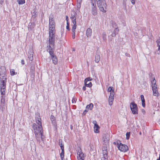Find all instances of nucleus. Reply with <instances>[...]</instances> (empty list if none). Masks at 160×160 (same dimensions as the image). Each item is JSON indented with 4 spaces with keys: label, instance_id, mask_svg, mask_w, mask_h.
Returning a JSON list of instances; mask_svg holds the SVG:
<instances>
[{
    "label": "nucleus",
    "instance_id": "nucleus-21",
    "mask_svg": "<svg viewBox=\"0 0 160 160\" xmlns=\"http://www.w3.org/2000/svg\"><path fill=\"white\" fill-rule=\"evenodd\" d=\"M5 94L4 95H2V96L1 97V101L2 103L3 104H4L5 102Z\"/></svg>",
    "mask_w": 160,
    "mask_h": 160
},
{
    "label": "nucleus",
    "instance_id": "nucleus-8",
    "mask_svg": "<svg viewBox=\"0 0 160 160\" xmlns=\"http://www.w3.org/2000/svg\"><path fill=\"white\" fill-rule=\"evenodd\" d=\"M107 149L108 148H105L104 146H103L102 148V153L103 156L102 160H108V156Z\"/></svg>",
    "mask_w": 160,
    "mask_h": 160
},
{
    "label": "nucleus",
    "instance_id": "nucleus-22",
    "mask_svg": "<svg viewBox=\"0 0 160 160\" xmlns=\"http://www.w3.org/2000/svg\"><path fill=\"white\" fill-rule=\"evenodd\" d=\"M93 104L91 103L90 104L87 105L86 107V108L87 109H89L90 110H91L93 108Z\"/></svg>",
    "mask_w": 160,
    "mask_h": 160
},
{
    "label": "nucleus",
    "instance_id": "nucleus-17",
    "mask_svg": "<svg viewBox=\"0 0 160 160\" xmlns=\"http://www.w3.org/2000/svg\"><path fill=\"white\" fill-rule=\"evenodd\" d=\"M92 12L93 15L96 16L97 14V10L96 7L91 8Z\"/></svg>",
    "mask_w": 160,
    "mask_h": 160
},
{
    "label": "nucleus",
    "instance_id": "nucleus-44",
    "mask_svg": "<svg viewBox=\"0 0 160 160\" xmlns=\"http://www.w3.org/2000/svg\"><path fill=\"white\" fill-rule=\"evenodd\" d=\"M82 2V0H77V2L78 3L81 4Z\"/></svg>",
    "mask_w": 160,
    "mask_h": 160
},
{
    "label": "nucleus",
    "instance_id": "nucleus-45",
    "mask_svg": "<svg viewBox=\"0 0 160 160\" xmlns=\"http://www.w3.org/2000/svg\"><path fill=\"white\" fill-rule=\"evenodd\" d=\"M81 4L77 3V7L79 8H80L81 7Z\"/></svg>",
    "mask_w": 160,
    "mask_h": 160
},
{
    "label": "nucleus",
    "instance_id": "nucleus-64",
    "mask_svg": "<svg viewBox=\"0 0 160 160\" xmlns=\"http://www.w3.org/2000/svg\"><path fill=\"white\" fill-rule=\"evenodd\" d=\"M139 134H140V135H141V134H142L141 132H140L139 133Z\"/></svg>",
    "mask_w": 160,
    "mask_h": 160
},
{
    "label": "nucleus",
    "instance_id": "nucleus-16",
    "mask_svg": "<svg viewBox=\"0 0 160 160\" xmlns=\"http://www.w3.org/2000/svg\"><path fill=\"white\" fill-rule=\"evenodd\" d=\"M153 94L154 96L158 97L159 96V94L158 92V89H153Z\"/></svg>",
    "mask_w": 160,
    "mask_h": 160
},
{
    "label": "nucleus",
    "instance_id": "nucleus-28",
    "mask_svg": "<svg viewBox=\"0 0 160 160\" xmlns=\"http://www.w3.org/2000/svg\"><path fill=\"white\" fill-rule=\"evenodd\" d=\"M76 13L75 12H74L73 15L72 14L71 15V16L70 17L71 19H72L76 18L75 16L76 15Z\"/></svg>",
    "mask_w": 160,
    "mask_h": 160
},
{
    "label": "nucleus",
    "instance_id": "nucleus-20",
    "mask_svg": "<svg viewBox=\"0 0 160 160\" xmlns=\"http://www.w3.org/2000/svg\"><path fill=\"white\" fill-rule=\"evenodd\" d=\"M84 84L85 86L89 88L91 87L92 85V83L91 82H89L88 81H84Z\"/></svg>",
    "mask_w": 160,
    "mask_h": 160
},
{
    "label": "nucleus",
    "instance_id": "nucleus-19",
    "mask_svg": "<svg viewBox=\"0 0 160 160\" xmlns=\"http://www.w3.org/2000/svg\"><path fill=\"white\" fill-rule=\"evenodd\" d=\"M100 128V127L97 124H95V126H94V131L95 132L98 133L99 132V129Z\"/></svg>",
    "mask_w": 160,
    "mask_h": 160
},
{
    "label": "nucleus",
    "instance_id": "nucleus-60",
    "mask_svg": "<svg viewBox=\"0 0 160 160\" xmlns=\"http://www.w3.org/2000/svg\"><path fill=\"white\" fill-rule=\"evenodd\" d=\"M127 0H123V2H126L127 1Z\"/></svg>",
    "mask_w": 160,
    "mask_h": 160
},
{
    "label": "nucleus",
    "instance_id": "nucleus-41",
    "mask_svg": "<svg viewBox=\"0 0 160 160\" xmlns=\"http://www.w3.org/2000/svg\"><path fill=\"white\" fill-rule=\"evenodd\" d=\"M142 106L143 107H144L145 106V101H142Z\"/></svg>",
    "mask_w": 160,
    "mask_h": 160
},
{
    "label": "nucleus",
    "instance_id": "nucleus-57",
    "mask_svg": "<svg viewBox=\"0 0 160 160\" xmlns=\"http://www.w3.org/2000/svg\"><path fill=\"white\" fill-rule=\"evenodd\" d=\"M31 69L32 70H35V68L34 67H31Z\"/></svg>",
    "mask_w": 160,
    "mask_h": 160
},
{
    "label": "nucleus",
    "instance_id": "nucleus-39",
    "mask_svg": "<svg viewBox=\"0 0 160 160\" xmlns=\"http://www.w3.org/2000/svg\"><path fill=\"white\" fill-rule=\"evenodd\" d=\"M77 99L73 98L72 99V103H75Z\"/></svg>",
    "mask_w": 160,
    "mask_h": 160
},
{
    "label": "nucleus",
    "instance_id": "nucleus-14",
    "mask_svg": "<svg viewBox=\"0 0 160 160\" xmlns=\"http://www.w3.org/2000/svg\"><path fill=\"white\" fill-rule=\"evenodd\" d=\"M92 35V30L90 28H88L86 31V35L88 38L90 37Z\"/></svg>",
    "mask_w": 160,
    "mask_h": 160
},
{
    "label": "nucleus",
    "instance_id": "nucleus-56",
    "mask_svg": "<svg viewBox=\"0 0 160 160\" xmlns=\"http://www.w3.org/2000/svg\"><path fill=\"white\" fill-rule=\"evenodd\" d=\"M66 20L67 21V22L68 21V17L67 16H66Z\"/></svg>",
    "mask_w": 160,
    "mask_h": 160
},
{
    "label": "nucleus",
    "instance_id": "nucleus-25",
    "mask_svg": "<svg viewBox=\"0 0 160 160\" xmlns=\"http://www.w3.org/2000/svg\"><path fill=\"white\" fill-rule=\"evenodd\" d=\"M91 8L96 7V4L95 1H91Z\"/></svg>",
    "mask_w": 160,
    "mask_h": 160
},
{
    "label": "nucleus",
    "instance_id": "nucleus-50",
    "mask_svg": "<svg viewBox=\"0 0 160 160\" xmlns=\"http://www.w3.org/2000/svg\"><path fill=\"white\" fill-rule=\"evenodd\" d=\"M4 0H0V4H2Z\"/></svg>",
    "mask_w": 160,
    "mask_h": 160
},
{
    "label": "nucleus",
    "instance_id": "nucleus-59",
    "mask_svg": "<svg viewBox=\"0 0 160 160\" xmlns=\"http://www.w3.org/2000/svg\"><path fill=\"white\" fill-rule=\"evenodd\" d=\"M158 43H160V39H158Z\"/></svg>",
    "mask_w": 160,
    "mask_h": 160
},
{
    "label": "nucleus",
    "instance_id": "nucleus-27",
    "mask_svg": "<svg viewBox=\"0 0 160 160\" xmlns=\"http://www.w3.org/2000/svg\"><path fill=\"white\" fill-rule=\"evenodd\" d=\"M28 58L30 60L32 61L33 60V56L32 54H30V55L28 56Z\"/></svg>",
    "mask_w": 160,
    "mask_h": 160
},
{
    "label": "nucleus",
    "instance_id": "nucleus-6",
    "mask_svg": "<svg viewBox=\"0 0 160 160\" xmlns=\"http://www.w3.org/2000/svg\"><path fill=\"white\" fill-rule=\"evenodd\" d=\"M130 107L132 113L134 114L138 113V108L137 105L134 102H131L130 104Z\"/></svg>",
    "mask_w": 160,
    "mask_h": 160
},
{
    "label": "nucleus",
    "instance_id": "nucleus-11",
    "mask_svg": "<svg viewBox=\"0 0 160 160\" xmlns=\"http://www.w3.org/2000/svg\"><path fill=\"white\" fill-rule=\"evenodd\" d=\"M62 150V152L60 153V157L61 160H63L64 157V144L62 143H61L59 144Z\"/></svg>",
    "mask_w": 160,
    "mask_h": 160
},
{
    "label": "nucleus",
    "instance_id": "nucleus-12",
    "mask_svg": "<svg viewBox=\"0 0 160 160\" xmlns=\"http://www.w3.org/2000/svg\"><path fill=\"white\" fill-rule=\"evenodd\" d=\"M78 151L77 152V155H78V158H84V153L82 152L80 148H78Z\"/></svg>",
    "mask_w": 160,
    "mask_h": 160
},
{
    "label": "nucleus",
    "instance_id": "nucleus-40",
    "mask_svg": "<svg viewBox=\"0 0 160 160\" xmlns=\"http://www.w3.org/2000/svg\"><path fill=\"white\" fill-rule=\"evenodd\" d=\"M141 98L142 101H145L144 98V96L143 95H141Z\"/></svg>",
    "mask_w": 160,
    "mask_h": 160
},
{
    "label": "nucleus",
    "instance_id": "nucleus-26",
    "mask_svg": "<svg viewBox=\"0 0 160 160\" xmlns=\"http://www.w3.org/2000/svg\"><path fill=\"white\" fill-rule=\"evenodd\" d=\"M102 38L103 40L105 41L106 40V35L105 32L103 33L102 34Z\"/></svg>",
    "mask_w": 160,
    "mask_h": 160
},
{
    "label": "nucleus",
    "instance_id": "nucleus-38",
    "mask_svg": "<svg viewBox=\"0 0 160 160\" xmlns=\"http://www.w3.org/2000/svg\"><path fill=\"white\" fill-rule=\"evenodd\" d=\"M72 22L73 24H76V19L75 18L74 19H72Z\"/></svg>",
    "mask_w": 160,
    "mask_h": 160
},
{
    "label": "nucleus",
    "instance_id": "nucleus-32",
    "mask_svg": "<svg viewBox=\"0 0 160 160\" xmlns=\"http://www.w3.org/2000/svg\"><path fill=\"white\" fill-rule=\"evenodd\" d=\"M130 132H127L126 134V139H129V138L130 136Z\"/></svg>",
    "mask_w": 160,
    "mask_h": 160
},
{
    "label": "nucleus",
    "instance_id": "nucleus-61",
    "mask_svg": "<svg viewBox=\"0 0 160 160\" xmlns=\"http://www.w3.org/2000/svg\"><path fill=\"white\" fill-rule=\"evenodd\" d=\"M157 160H160V153L159 154V156L158 159Z\"/></svg>",
    "mask_w": 160,
    "mask_h": 160
},
{
    "label": "nucleus",
    "instance_id": "nucleus-62",
    "mask_svg": "<svg viewBox=\"0 0 160 160\" xmlns=\"http://www.w3.org/2000/svg\"><path fill=\"white\" fill-rule=\"evenodd\" d=\"M113 144L115 145L117 144V142H114Z\"/></svg>",
    "mask_w": 160,
    "mask_h": 160
},
{
    "label": "nucleus",
    "instance_id": "nucleus-9",
    "mask_svg": "<svg viewBox=\"0 0 160 160\" xmlns=\"http://www.w3.org/2000/svg\"><path fill=\"white\" fill-rule=\"evenodd\" d=\"M6 70L4 67L2 66L0 68V78H7L6 75Z\"/></svg>",
    "mask_w": 160,
    "mask_h": 160
},
{
    "label": "nucleus",
    "instance_id": "nucleus-34",
    "mask_svg": "<svg viewBox=\"0 0 160 160\" xmlns=\"http://www.w3.org/2000/svg\"><path fill=\"white\" fill-rule=\"evenodd\" d=\"M152 90L154 89H158L156 84H154V85H152Z\"/></svg>",
    "mask_w": 160,
    "mask_h": 160
},
{
    "label": "nucleus",
    "instance_id": "nucleus-7",
    "mask_svg": "<svg viewBox=\"0 0 160 160\" xmlns=\"http://www.w3.org/2000/svg\"><path fill=\"white\" fill-rule=\"evenodd\" d=\"M117 145L118 149L121 151L125 152L128 150V146L125 144H122L119 141H117Z\"/></svg>",
    "mask_w": 160,
    "mask_h": 160
},
{
    "label": "nucleus",
    "instance_id": "nucleus-29",
    "mask_svg": "<svg viewBox=\"0 0 160 160\" xmlns=\"http://www.w3.org/2000/svg\"><path fill=\"white\" fill-rule=\"evenodd\" d=\"M77 27V25L76 24H73L72 28V31H75V29Z\"/></svg>",
    "mask_w": 160,
    "mask_h": 160
},
{
    "label": "nucleus",
    "instance_id": "nucleus-1",
    "mask_svg": "<svg viewBox=\"0 0 160 160\" xmlns=\"http://www.w3.org/2000/svg\"><path fill=\"white\" fill-rule=\"evenodd\" d=\"M55 24L53 18H49V45L47 46V49H49V46L52 49H54L55 33Z\"/></svg>",
    "mask_w": 160,
    "mask_h": 160
},
{
    "label": "nucleus",
    "instance_id": "nucleus-52",
    "mask_svg": "<svg viewBox=\"0 0 160 160\" xmlns=\"http://www.w3.org/2000/svg\"><path fill=\"white\" fill-rule=\"evenodd\" d=\"M66 28H67V29L68 30H70V29H69V25H68L67 26H66Z\"/></svg>",
    "mask_w": 160,
    "mask_h": 160
},
{
    "label": "nucleus",
    "instance_id": "nucleus-53",
    "mask_svg": "<svg viewBox=\"0 0 160 160\" xmlns=\"http://www.w3.org/2000/svg\"><path fill=\"white\" fill-rule=\"evenodd\" d=\"M78 160H84V158H78Z\"/></svg>",
    "mask_w": 160,
    "mask_h": 160
},
{
    "label": "nucleus",
    "instance_id": "nucleus-48",
    "mask_svg": "<svg viewBox=\"0 0 160 160\" xmlns=\"http://www.w3.org/2000/svg\"><path fill=\"white\" fill-rule=\"evenodd\" d=\"M21 62L22 65H24V61L23 60H22L21 61Z\"/></svg>",
    "mask_w": 160,
    "mask_h": 160
},
{
    "label": "nucleus",
    "instance_id": "nucleus-37",
    "mask_svg": "<svg viewBox=\"0 0 160 160\" xmlns=\"http://www.w3.org/2000/svg\"><path fill=\"white\" fill-rule=\"evenodd\" d=\"M75 31H72V38L73 39L75 38Z\"/></svg>",
    "mask_w": 160,
    "mask_h": 160
},
{
    "label": "nucleus",
    "instance_id": "nucleus-43",
    "mask_svg": "<svg viewBox=\"0 0 160 160\" xmlns=\"http://www.w3.org/2000/svg\"><path fill=\"white\" fill-rule=\"evenodd\" d=\"M135 0H131V3L133 5H134L135 4Z\"/></svg>",
    "mask_w": 160,
    "mask_h": 160
},
{
    "label": "nucleus",
    "instance_id": "nucleus-3",
    "mask_svg": "<svg viewBox=\"0 0 160 160\" xmlns=\"http://www.w3.org/2000/svg\"><path fill=\"white\" fill-rule=\"evenodd\" d=\"M97 4L100 10L103 12H106L107 5L105 0H96Z\"/></svg>",
    "mask_w": 160,
    "mask_h": 160
},
{
    "label": "nucleus",
    "instance_id": "nucleus-10",
    "mask_svg": "<svg viewBox=\"0 0 160 160\" xmlns=\"http://www.w3.org/2000/svg\"><path fill=\"white\" fill-rule=\"evenodd\" d=\"M114 92L113 90V92L110 93V95L108 98V102L109 105L110 106L112 105L113 101L114 99Z\"/></svg>",
    "mask_w": 160,
    "mask_h": 160
},
{
    "label": "nucleus",
    "instance_id": "nucleus-55",
    "mask_svg": "<svg viewBox=\"0 0 160 160\" xmlns=\"http://www.w3.org/2000/svg\"><path fill=\"white\" fill-rule=\"evenodd\" d=\"M158 50H160V45H159L158 44Z\"/></svg>",
    "mask_w": 160,
    "mask_h": 160
},
{
    "label": "nucleus",
    "instance_id": "nucleus-63",
    "mask_svg": "<svg viewBox=\"0 0 160 160\" xmlns=\"http://www.w3.org/2000/svg\"><path fill=\"white\" fill-rule=\"evenodd\" d=\"M69 25V23L68 22H67V25Z\"/></svg>",
    "mask_w": 160,
    "mask_h": 160
},
{
    "label": "nucleus",
    "instance_id": "nucleus-5",
    "mask_svg": "<svg viewBox=\"0 0 160 160\" xmlns=\"http://www.w3.org/2000/svg\"><path fill=\"white\" fill-rule=\"evenodd\" d=\"M54 49H52L49 46V49H47V51L49 53L50 55L51 56V58L52 60L53 63L55 64H56L58 63V61L57 58L56 56L54 55L53 53V50Z\"/></svg>",
    "mask_w": 160,
    "mask_h": 160
},
{
    "label": "nucleus",
    "instance_id": "nucleus-47",
    "mask_svg": "<svg viewBox=\"0 0 160 160\" xmlns=\"http://www.w3.org/2000/svg\"><path fill=\"white\" fill-rule=\"evenodd\" d=\"M125 55L127 57H130V55L129 53H125Z\"/></svg>",
    "mask_w": 160,
    "mask_h": 160
},
{
    "label": "nucleus",
    "instance_id": "nucleus-13",
    "mask_svg": "<svg viewBox=\"0 0 160 160\" xmlns=\"http://www.w3.org/2000/svg\"><path fill=\"white\" fill-rule=\"evenodd\" d=\"M100 52L99 51H97L96 53V55L95 56V61L96 62L98 63L99 62L100 60Z\"/></svg>",
    "mask_w": 160,
    "mask_h": 160
},
{
    "label": "nucleus",
    "instance_id": "nucleus-31",
    "mask_svg": "<svg viewBox=\"0 0 160 160\" xmlns=\"http://www.w3.org/2000/svg\"><path fill=\"white\" fill-rule=\"evenodd\" d=\"M51 120L52 122V123H55V118L53 116H51Z\"/></svg>",
    "mask_w": 160,
    "mask_h": 160
},
{
    "label": "nucleus",
    "instance_id": "nucleus-36",
    "mask_svg": "<svg viewBox=\"0 0 160 160\" xmlns=\"http://www.w3.org/2000/svg\"><path fill=\"white\" fill-rule=\"evenodd\" d=\"M92 80V78H88L85 79L84 81L89 82Z\"/></svg>",
    "mask_w": 160,
    "mask_h": 160
},
{
    "label": "nucleus",
    "instance_id": "nucleus-15",
    "mask_svg": "<svg viewBox=\"0 0 160 160\" xmlns=\"http://www.w3.org/2000/svg\"><path fill=\"white\" fill-rule=\"evenodd\" d=\"M36 122L38 125H42L41 119L39 115H36Z\"/></svg>",
    "mask_w": 160,
    "mask_h": 160
},
{
    "label": "nucleus",
    "instance_id": "nucleus-51",
    "mask_svg": "<svg viewBox=\"0 0 160 160\" xmlns=\"http://www.w3.org/2000/svg\"><path fill=\"white\" fill-rule=\"evenodd\" d=\"M93 123L94 124V126H95V124H97V122L95 121H93Z\"/></svg>",
    "mask_w": 160,
    "mask_h": 160
},
{
    "label": "nucleus",
    "instance_id": "nucleus-42",
    "mask_svg": "<svg viewBox=\"0 0 160 160\" xmlns=\"http://www.w3.org/2000/svg\"><path fill=\"white\" fill-rule=\"evenodd\" d=\"M123 4H124V5H125L124 9L125 10V11H126V12H127V8H126V2H124V3L123 2Z\"/></svg>",
    "mask_w": 160,
    "mask_h": 160
},
{
    "label": "nucleus",
    "instance_id": "nucleus-4",
    "mask_svg": "<svg viewBox=\"0 0 160 160\" xmlns=\"http://www.w3.org/2000/svg\"><path fill=\"white\" fill-rule=\"evenodd\" d=\"M1 81L0 91L1 95H4L5 94L6 82L7 78H0Z\"/></svg>",
    "mask_w": 160,
    "mask_h": 160
},
{
    "label": "nucleus",
    "instance_id": "nucleus-35",
    "mask_svg": "<svg viewBox=\"0 0 160 160\" xmlns=\"http://www.w3.org/2000/svg\"><path fill=\"white\" fill-rule=\"evenodd\" d=\"M152 85H154V84H156V81L155 79L154 78L153 80L151 81Z\"/></svg>",
    "mask_w": 160,
    "mask_h": 160
},
{
    "label": "nucleus",
    "instance_id": "nucleus-49",
    "mask_svg": "<svg viewBox=\"0 0 160 160\" xmlns=\"http://www.w3.org/2000/svg\"><path fill=\"white\" fill-rule=\"evenodd\" d=\"M142 112H143V114H144L145 112V110L144 109H142Z\"/></svg>",
    "mask_w": 160,
    "mask_h": 160
},
{
    "label": "nucleus",
    "instance_id": "nucleus-33",
    "mask_svg": "<svg viewBox=\"0 0 160 160\" xmlns=\"http://www.w3.org/2000/svg\"><path fill=\"white\" fill-rule=\"evenodd\" d=\"M10 72L11 75H15V72L14 69H11L10 70Z\"/></svg>",
    "mask_w": 160,
    "mask_h": 160
},
{
    "label": "nucleus",
    "instance_id": "nucleus-2",
    "mask_svg": "<svg viewBox=\"0 0 160 160\" xmlns=\"http://www.w3.org/2000/svg\"><path fill=\"white\" fill-rule=\"evenodd\" d=\"M33 128L37 141L39 143L40 142L41 140L43 141L44 136L42 134L43 131L42 125L38 124L37 125L34 123L33 124Z\"/></svg>",
    "mask_w": 160,
    "mask_h": 160
},
{
    "label": "nucleus",
    "instance_id": "nucleus-18",
    "mask_svg": "<svg viewBox=\"0 0 160 160\" xmlns=\"http://www.w3.org/2000/svg\"><path fill=\"white\" fill-rule=\"evenodd\" d=\"M119 29H118V28H115L113 32L112 33L111 36L112 37H114L116 36V34H117L118 32Z\"/></svg>",
    "mask_w": 160,
    "mask_h": 160
},
{
    "label": "nucleus",
    "instance_id": "nucleus-46",
    "mask_svg": "<svg viewBox=\"0 0 160 160\" xmlns=\"http://www.w3.org/2000/svg\"><path fill=\"white\" fill-rule=\"evenodd\" d=\"M62 143V139H59V144H60Z\"/></svg>",
    "mask_w": 160,
    "mask_h": 160
},
{
    "label": "nucleus",
    "instance_id": "nucleus-30",
    "mask_svg": "<svg viewBox=\"0 0 160 160\" xmlns=\"http://www.w3.org/2000/svg\"><path fill=\"white\" fill-rule=\"evenodd\" d=\"M113 87H109L108 88V91L109 92H113Z\"/></svg>",
    "mask_w": 160,
    "mask_h": 160
},
{
    "label": "nucleus",
    "instance_id": "nucleus-23",
    "mask_svg": "<svg viewBox=\"0 0 160 160\" xmlns=\"http://www.w3.org/2000/svg\"><path fill=\"white\" fill-rule=\"evenodd\" d=\"M103 142H104L103 144H105V146H104L105 147V148H108V147L109 146V144H108L109 142H108V140L106 141L104 140V141Z\"/></svg>",
    "mask_w": 160,
    "mask_h": 160
},
{
    "label": "nucleus",
    "instance_id": "nucleus-54",
    "mask_svg": "<svg viewBox=\"0 0 160 160\" xmlns=\"http://www.w3.org/2000/svg\"><path fill=\"white\" fill-rule=\"evenodd\" d=\"M82 89L83 90L85 91L86 90V87L85 86H83L82 87Z\"/></svg>",
    "mask_w": 160,
    "mask_h": 160
},
{
    "label": "nucleus",
    "instance_id": "nucleus-24",
    "mask_svg": "<svg viewBox=\"0 0 160 160\" xmlns=\"http://www.w3.org/2000/svg\"><path fill=\"white\" fill-rule=\"evenodd\" d=\"M18 4H22L25 3V0H17Z\"/></svg>",
    "mask_w": 160,
    "mask_h": 160
},
{
    "label": "nucleus",
    "instance_id": "nucleus-58",
    "mask_svg": "<svg viewBox=\"0 0 160 160\" xmlns=\"http://www.w3.org/2000/svg\"><path fill=\"white\" fill-rule=\"evenodd\" d=\"M88 111L87 110H85L83 112V113H86V112H87Z\"/></svg>",
    "mask_w": 160,
    "mask_h": 160
}]
</instances>
